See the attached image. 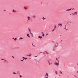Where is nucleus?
<instances>
[{
  "instance_id": "52",
  "label": "nucleus",
  "mask_w": 78,
  "mask_h": 78,
  "mask_svg": "<svg viewBox=\"0 0 78 78\" xmlns=\"http://www.w3.org/2000/svg\"><path fill=\"white\" fill-rule=\"evenodd\" d=\"M70 16H71V14H70Z\"/></svg>"
},
{
  "instance_id": "58",
  "label": "nucleus",
  "mask_w": 78,
  "mask_h": 78,
  "mask_svg": "<svg viewBox=\"0 0 78 78\" xmlns=\"http://www.w3.org/2000/svg\"><path fill=\"white\" fill-rule=\"evenodd\" d=\"M17 75H18V73H17Z\"/></svg>"
},
{
  "instance_id": "25",
  "label": "nucleus",
  "mask_w": 78,
  "mask_h": 78,
  "mask_svg": "<svg viewBox=\"0 0 78 78\" xmlns=\"http://www.w3.org/2000/svg\"><path fill=\"white\" fill-rule=\"evenodd\" d=\"M54 27H55L54 28H55H55H56V25H55Z\"/></svg>"
},
{
  "instance_id": "13",
  "label": "nucleus",
  "mask_w": 78,
  "mask_h": 78,
  "mask_svg": "<svg viewBox=\"0 0 78 78\" xmlns=\"http://www.w3.org/2000/svg\"><path fill=\"white\" fill-rule=\"evenodd\" d=\"M35 61H37V62L39 61V60H37L36 59H35Z\"/></svg>"
},
{
  "instance_id": "49",
  "label": "nucleus",
  "mask_w": 78,
  "mask_h": 78,
  "mask_svg": "<svg viewBox=\"0 0 78 78\" xmlns=\"http://www.w3.org/2000/svg\"><path fill=\"white\" fill-rule=\"evenodd\" d=\"M41 53H42V52H41Z\"/></svg>"
},
{
  "instance_id": "20",
  "label": "nucleus",
  "mask_w": 78,
  "mask_h": 78,
  "mask_svg": "<svg viewBox=\"0 0 78 78\" xmlns=\"http://www.w3.org/2000/svg\"><path fill=\"white\" fill-rule=\"evenodd\" d=\"M12 73H13V74H14L15 75L16 74V73H14V72H13Z\"/></svg>"
},
{
  "instance_id": "22",
  "label": "nucleus",
  "mask_w": 78,
  "mask_h": 78,
  "mask_svg": "<svg viewBox=\"0 0 78 78\" xmlns=\"http://www.w3.org/2000/svg\"><path fill=\"white\" fill-rule=\"evenodd\" d=\"M55 47V45H54V49H53V51H54L55 49H54V48Z\"/></svg>"
},
{
  "instance_id": "55",
  "label": "nucleus",
  "mask_w": 78,
  "mask_h": 78,
  "mask_svg": "<svg viewBox=\"0 0 78 78\" xmlns=\"http://www.w3.org/2000/svg\"><path fill=\"white\" fill-rule=\"evenodd\" d=\"M30 58V59H31V58Z\"/></svg>"
},
{
  "instance_id": "42",
  "label": "nucleus",
  "mask_w": 78,
  "mask_h": 78,
  "mask_svg": "<svg viewBox=\"0 0 78 78\" xmlns=\"http://www.w3.org/2000/svg\"><path fill=\"white\" fill-rule=\"evenodd\" d=\"M41 33L42 34H43V33H44L43 32H41Z\"/></svg>"
},
{
  "instance_id": "39",
  "label": "nucleus",
  "mask_w": 78,
  "mask_h": 78,
  "mask_svg": "<svg viewBox=\"0 0 78 78\" xmlns=\"http://www.w3.org/2000/svg\"><path fill=\"white\" fill-rule=\"evenodd\" d=\"M13 58H14V57L13 56H12Z\"/></svg>"
},
{
  "instance_id": "6",
  "label": "nucleus",
  "mask_w": 78,
  "mask_h": 78,
  "mask_svg": "<svg viewBox=\"0 0 78 78\" xmlns=\"http://www.w3.org/2000/svg\"><path fill=\"white\" fill-rule=\"evenodd\" d=\"M71 9H67L66 11H70V10H71Z\"/></svg>"
},
{
  "instance_id": "29",
  "label": "nucleus",
  "mask_w": 78,
  "mask_h": 78,
  "mask_svg": "<svg viewBox=\"0 0 78 78\" xmlns=\"http://www.w3.org/2000/svg\"><path fill=\"white\" fill-rule=\"evenodd\" d=\"M55 30V29L54 28L52 30V31H54V30Z\"/></svg>"
},
{
  "instance_id": "4",
  "label": "nucleus",
  "mask_w": 78,
  "mask_h": 78,
  "mask_svg": "<svg viewBox=\"0 0 78 78\" xmlns=\"http://www.w3.org/2000/svg\"><path fill=\"white\" fill-rule=\"evenodd\" d=\"M67 23V24H68V25H70V23H72V22H68Z\"/></svg>"
},
{
  "instance_id": "44",
  "label": "nucleus",
  "mask_w": 78,
  "mask_h": 78,
  "mask_svg": "<svg viewBox=\"0 0 78 78\" xmlns=\"http://www.w3.org/2000/svg\"><path fill=\"white\" fill-rule=\"evenodd\" d=\"M72 9V10H73V9Z\"/></svg>"
},
{
  "instance_id": "50",
  "label": "nucleus",
  "mask_w": 78,
  "mask_h": 78,
  "mask_svg": "<svg viewBox=\"0 0 78 78\" xmlns=\"http://www.w3.org/2000/svg\"><path fill=\"white\" fill-rule=\"evenodd\" d=\"M76 78H77V77H76Z\"/></svg>"
},
{
  "instance_id": "53",
  "label": "nucleus",
  "mask_w": 78,
  "mask_h": 78,
  "mask_svg": "<svg viewBox=\"0 0 78 78\" xmlns=\"http://www.w3.org/2000/svg\"><path fill=\"white\" fill-rule=\"evenodd\" d=\"M25 9H27V8H25Z\"/></svg>"
},
{
  "instance_id": "24",
  "label": "nucleus",
  "mask_w": 78,
  "mask_h": 78,
  "mask_svg": "<svg viewBox=\"0 0 78 78\" xmlns=\"http://www.w3.org/2000/svg\"><path fill=\"white\" fill-rule=\"evenodd\" d=\"M27 59H28V58H24V59H25V60Z\"/></svg>"
},
{
  "instance_id": "3",
  "label": "nucleus",
  "mask_w": 78,
  "mask_h": 78,
  "mask_svg": "<svg viewBox=\"0 0 78 78\" xmlns=\"http://www.w3.org/2000/svg\"><path fill=\"white\" fill-rule=\"evenodd\" d=\"M54 64H55V66H58V65H59V64H58V63H57V62H55Z\"/></svg>"
},
{
  "instance_id": "57",
  "label": "nucleus",
  "mask_w": 78,
  "mask_h": 78,
  "mask_svg": "<svg viewBox=\"0 0 78 78\" xmlns=\"http://www.w3.org/2000/svg\"><path fill=\"white\" fill-rule=\"evenodd\" d=\"M77 73H78V71L77 72Z\"/></svg>"
},
{
  "instance_id": "10",
  "label": "nucleus",
  "mask_w": 78,
  "mask_h": 78,
  "mask_svg": "<svg viewBox=\"0 0 78 78\" xmlns=\"http://www.w3.org/2000/svg\"><path fill=\"white\" fill-rule=\"evenodd\" d=\"M30 17L28 16L27 17V19H28V20H30Z\"/></svg>"
},
{
  "instance_id": "38",
  "label": "nucleus",
  "mask_w": 78,
  "mask_h": 78,
  "mask_svg": "<svg viewBox=\"0 0 78 78\" xmlns=\"http://www.w3.org/2000/svg\"><path fill=\"white\" fill-rule=\"evenodd\" d=\"M56 44H57V45H58V43H57Z\"/></svg>"
},
{
  "instance_id": "32",
  "label": "nucleus",
  "mask_w": 78,
  "mask_h": 78,
  "mask_svg": "<svg viewBox=\"0 0 78 78\" xmlns=\"http://www.w3.org/2000/svg\"><path fill=\"white\" fill-rule=\"evenodd\" d=\"M31 56V54H30L29 55V56Z\"/></svg>"
},
{
  "instance_id": "16",
  "label": "nucleus",
  "mask_w": 78,
  "mask_h": 78,
  "mask_svg": "<svg viewBox=\"0 0 78 78\" xmlns=\"http://www.w3.org/2000/svg\"><path fill=\"white\" fill-rule=\"evenodd\" d=\"M1 60H4V61H7L6 60H5L4 59H1Z\"/></svg>"
},
{
  "instance_id": "30",
  "label": "nucleus",
  "mask_w": 78,
  "mask_h": 78,
  "mask_svg": "<svg viewBox=\"0 0 78 78\" xmlns=\"http://www.w3.org/2000/svg\"><path fill=\"white\" fill-rule=\"evenodd\" d=\"M30 33L31 34H33L31 33V32Z\"/></svg>"
},
{
  "instance_id": "15",
  "label": "nucleus",
  "mask_w": 78,
  "mask_h": 78,
  "mask_svg": "<svg viewBox=\"0 0 78 78\" xmlns=\"http://www.w3.org/2000/svg\"><path fill=\"white\" fill-rule=\"evenodd\" d=\"M12 12H16V11L14 10H13L12 11Z\"/></svg>"
},
{
  "instance_id": "56",
  "label": "nucleus",
  "mask_w": 78,
  "mask_h": 78,
  "mask_svg": "<svg viewBox=\"0 0 78 78\" xmlns=\"http://www.w3.org/2000/svg\"><path fill=\"white\" fill-rule=\"evenodd\" d=\"M23 60H24V59H23Z\"/></svg>"
},
{
  "instance_id": "31",
  "label": "nucleus",
  "mask_w": 78,
  "mask_h": 78,
  "mask_svg": "<svg viewBox=\"0 0 78 78\" xmlns=\"http://www.w3.org/2000/svg\"><path fill=\"white\" fill-rule=\"evenodd\" d=\"M20 77H22V76H21V75H20Z\"/></svg>"
},
{
  "instance_id": "14",
  "label": "nucleus",
  "mask_w": 78,
  "mask_h": 78,
  "mask_svg": "<svg viewBox=\"0 0 78 78\" xmlns=\"http://www.w3.org/2000/svg\"><path fill=\"white\" fill-rule=\"evenodd\" d=\"M13 39H14V40L16 41V40H17V38H13Z\"/></svg>"
},
{
  "instance_id": "28",
  "label": "nucleus",
  "mask_w": 78,
  "mask_h": 78,
  "mask_svg": "<svg viewBox=\"0 0 78 78\" xmlns=\"http://www.w3.org/2000/svg\"><path fill=\"white\" fill-rule=\"evenodd\" d=\"M55 47H57V46H58V45H56V44H55Z\"/></svg>"
},
{
  "instance_id": "12",
  "label": "nucleus",
  "mask_w": 78,
  "mask_h": 78,
  "mask_svg": "<svg viewBox=\"0 0 78 78\" xmlns=\"http://www.w3.org/2000/svg\"><path fill=\"white\" fill-rule=\"evenodd\" d=\"M55 73L56 74H58V71H55Z\"/></svg>"
},
{
  "instance_id": "48",
  "label": "nucleus",
  "mask_w": 78,
  "mask_h": 78,
  "mask_svg": "<svg viewBox=\"0 0 78 78\" xmlns=\"http://www.w3.org/2000/svg\"><path fill=\"white\" fill-rule=\"evenodd\" d=\"M35 57H37V56H35Z\"/></svg>"
},
{
  "instance_id": "19",
  "label": "nucleus",
  "mask_w": 78,
  "mask_h": 78,
  "mask_svg": "<svg viewBox=\"0 0 78 78\" xmlns=\"http://www.w3.org/2000/svg\"><path fill=\"white\" fill-rule=\"evenodd\" d=\"M48 62L49 65H50V62H49V61L48 60Z\"/></svg>"
},
{
  "instance_id": "21",
  "label": "nucleus",
  "mask_w": 78,
  "mask_h": 78,
  "mask_svg": "<svg viewBox=\"0 0 78 78\" xmlns=\"http://www.w3.org/2000/svg\"><path fill=\"white\" fill-rule=\"evenodd\" d=\"M33 17H34V18H35V17H36V16H33Z\"/></svg>"
},
{
  "instance_id": "26",
  "label": "nucleus",
  "mask_w": 78,
  "mask_h": 78,
  "mask_svg": "<svg viewBox=\"0 0 78 78\" xmlns=\"http://www.w3.org/2000/svg\"><path fill=\"white\" fill-rule=\"evenodd\" d=\"M43 53V55H44V56H45V54H44V53Z\"/></svg>"
},
{
  "instance_id": "36",
  "label": "nucleus",
  "mask_w": 78,
  "mask_h": 78,
  "mask_svg": "<svg viewBox=\"0 0 78 78\" xmlns=\"http://www.w3.org/2000/svg\"><path fill=\"white\" fill-rule=\"evenodd\" d=\"M44 19H45V18H44L43 19V20H44Z\"/></svg>"
},
{
  "instance_id": "40",
  "label": "nucleus",
  "mask_w": 78,
  "mask_h": 78,
  "mask_svg": "<svg viewBox=\"0 0 78 78\" xmlns=\"http://www.w3.org/2000/svg\"><path fill=\"white\" fill-rule=\"evenodd\" d=\"M52 64V63H50V64Z\"/></svg>"
},
{
  "instance_id": "35",
  "label": "nucleus",
  "mask_w": 78,
  "mask_h": 78,
  "mask_svg": "<svg viewBox=\"0 0 78 78\" xmlns=\"http://www.w3.org/2000/svg\"><path fill=\"white\" fill-rule=\"evenodd\" d=\"M48 34H46V35H48Z\"/></svg>"
},
{
  "instance_id": "9",
  "label": "nucleus",
  "mask_w": 78,
  "mask_h": 78,
  "mask_svg": "<svg viewBox=\"0 0 78 78\" xmlns=\"http://www.w3.org/2000/svg\"><path fill=\"white\" fill-rule=\"evenodd\" d=\"M59 73H60L61 75H62V72L61 71H59Z\"/></svg>"
},
{
  "instance_id": "18",
  "label": "nucleus",
  "mask_w": 78,
  "mask_h": 78,
  "mask_svg": "<svg viewBox=\"0 0 78 78\" xmlns=\"http://www.w3.org/2000/svg\"><path fill=\"white\" fill-rule=\"evenodd\" d=\"M45 52H46V54H48V53L47 52L45 51Z\"/></svg>"
},
{
  "instance_id": "27",
  "label": "nucleus",
  "mask_w": 78,
  "mask_h": 78,
  "mask_svg": "<svg viewBox=\"0 0 78 78\" xmlns=\"http://www.w3.org/2000/svg\"><path fill=\"white\" fill-rule=\"evenodd\" d=\"M42 36H44V33H43V34L42 35Z\"/></svg>"
},
{
  "instance_id": "51",
  "label": "nucleus",
  "mask_w": 78,
  "mask_h": 78,
  "mask_svg": "<svg viewBox=\"0 0 78 78\" xmlns=\"http://www.w3.org/2000/svg\"><path fill=\"white\" fill-rule=\"evenodd\" d=\"M4 11H6V10H4Z\"/></svg>"
},
{
  "instance_id": "54",
  "label": "nucleus",
  "mask_w": 78,
  "mask_h": 78,
  "mask_svg": "<svg viewBox=\"0 0 78 78\" xmlns=\"http://www.w3.org/2000/svg\"><path fill=\"white\" fill-rule=\"evenodd\" d=\"M65 29H66V27H65Z\"/></svg>"
},
{
  "instance_id": "7",
  "label": "nucleus",
  "mask_w": 78,
  "mask_h": 78,
  "mask_svg": "<svg viewBox=\"0 0 78 78\" xmlns=\"http://www.w3.org/2000/svg\"><path fill=\"white\" fill-rule=\"evenodd\" d=\"M74 13H75L73 14V15H75V14L76 15H77V12H74Z\"/></svg>"
},
{
  "instance_id": "43",
  "label": "nucleus",
  "mask_w": 78,
  "mask_h": 78,
  "mask_svg": "<svg viewBox=\"0 0 78 78\" xmlns=\"http://www.w3.org/2000/svg\"><path fill=\"white\" fill-rule=\"evenodd\" d=\"M21 61H23V60H22Z\"/></svg>"
},
{
  "instance_id": "33",
  "label": "nucleus",
  "mask_w": 78,
  "mask_h": 78,
  "mask_svg": "<svg viewBox=\"0 0 78 78\" xmlns=\"http://www.w3.org/2000/svg\"><path fill=\"white\" fill-rule=\"evenodd\" d=\"M27 56H30V55H27Z\"/></svg>"
},
{
  "instance_id": "11",
  "label": "nucleus",
  "mask_w": 78,
  "mask_h": 78,
  "mask_svg": "<svg viewBox=\"0 0 78 78\" xmlns=\"http://www.w3.org/2000/svg\"><path fill=\"white\" fill-rule=\"evenodd\" d=\"M27 36L28 37H30V35H29V34H27Z\"/></svg>"
},
{
  "instance_id": "5",
  "label": "nucleus",
  "mask_w": 78,
  "mask_h": 78,
  "mask_svg": "<svg viewBox=\"0 0 78 78\" xmlns=\"http://www.w3.org/2000/svg\"><path fill=\"white\" fill-rule=\"evenodd\" d=\"M38 38H39L40 39H41L42 38V36H39L38 37Z\"/></svg>"
},
{
  "instance_id": "8",
  "label": "nucleus",
  "mask_w": 78,
  "mask_h": 78,
  "mask_svg": "<svg viewBox=\"0 0 78 78\" xmlns=\"http://www.w3.org/2000/svg\"><path fill=\"white\" fill-rule=\"evenodd\" d=\"M28 30H29V31L30 33H31V29H30V28H29Z\"/></svg>"
},
{
  "instance_id": "41",
  "label": "nucleus",
  "mask_w": 78,
  "mask_h": 78,
  "mask_svg": "<svg viewBox=\"0 0 78 78\" xmlns=\"http://www.w3.org/2000/svg\"><path fill=\"white\" fill-rule=\"evenodd\" d=\"M25 57H23V58H24L25 59Z\"/></svg>"
},
{
  "instance_id": "46",
  "label": "nucleus",
  "mask_w": 78,
  "mask_h": 78,
  "mask_svg": "<svg viewBox=\"0 0 78 78\" xmlns=\"http://www.w3.org/2000/svg\"><path fill=\"white\" fill-rule=\"evenodd\" d=\"M56 60H57L58 59H57V58H56Z\"/></svg>"
},
{
  "instance_id": "37",
  "label": "nucleus",
  "mask_w": 78,
  "mask_h": 78,
  "mask_svg": "<svg viewBox=\"0 0 78 78\" xmlns=\"http://www.w3.org/2000/svg\"><path fill=\"white\" fill-rule=\"evenodd\" d=\"M20 72L19 71H18L17 73H19Z\"/></svg>"
},
{
  "instance_id": "17",
  "label": "nucleus",
  "mask_w": 78,
  "mask_h": 78,
  "mask_svg": "<svg viewBox=\"0 0 78 78\" xmlns=\"http://www.w3.org/2000/svg\"><path fill=\"white\" fill-rule=\"evenodd\" d=\"M23 38L22 37H20L19 38V40H20L21 39H23Z\"/></svg>"
},
{
  "instance_id": "34",
  "label": "nucleus",
  "mask_w": 78,
  "mask_h": 78,
  "mask_svg": "<svg viewBox=\"0 0 78 78\" xmlns=\"http://www.w3.org/2000/svg\"><path fill=\"white\" fill-rule=\"evenodd\" d=\"M45 77H47V75L45 76Z\"/></svg>"
},
{
  "instance_id": "47",
  "label": "nucleus",
  "mask_w": 78,
  "mask_h": 78,
  "mask_svg": "<svg viewBox=\"0 0 78 78\" xmlns=\"http://www.w3.org/2000/svg\"><path fill=\"white\" fill-rule=\"evenodd\" d=\"M26 8V7H25V8Z\"/></svg>"
},
{
  "instance_id": "2",
  "label": "nucleus",
  "mask_w": 78,
  "mask_h": 78,
  "mask_svg": "<svg viewBox=\"0 0 78 78\" xmlns=\"http://www.w3.org/2000/svg\"><path fill=\"white\" fill-rule=\"evenodd\" d=\"M46 76H47V77H45V78H48V73H46Z\"/></svg>"
},
{
  "instance_id": "1",
  "label": "nucleus",
  "mask_w": 78,
  "mask_h": 78,
  "mask_svg": "<svg viewBox=\"0 0 78 78\" xmlns=\"http://www.w3.org/2000/svg\"><path fill=\"white\" fill-rule=\"evenodd\" d=\"M62 24H61V23L58 24V28L59 27H62Z\"/></svg>"
},
{
  "instance_id": "23",
  "label": "nucleus",
  "mask_w": 78,
  "mask_h": 78,
  "mask_svg": "<svg viewBox=\"0 0 78 78\" xmlns=\"http://www.w3.org/2000/svg\"><path fill=\"white\" fill-rule=\"evenodd\" d=\"M32 45L34 47H36V46L33 45V44H32Z\"/></svg>"
},
{
  "instance_id": "45",
  "label": "nucleus",
  "mask_w": 78,
  "mask_h": 78,
  "mask_svg": "<svg viewBox=\"0 0 78 78\" xmlns=\"http://www.w3.org/2000/svg\"><path fill=\"white\" fill-rule=\"evenodd\" d=\"M33 35H32V37H33Z\"/></svg>"
}]
</instances>
